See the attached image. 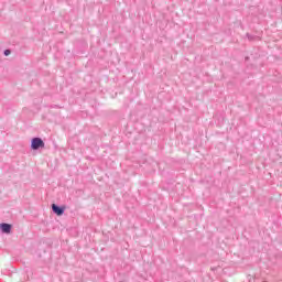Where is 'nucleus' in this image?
<instances>
[{"mask_svg": "<svg viewBox=\"0 0 282 282\" xmlns=\"http://www.w3.org/2000/svg\"><path fill=\"white\" fill-rule=\"evenodd\" d=\"M31 151H41V149H45V141L41 137H33L31 139L30 144Z\"/></svg>", "mask_w": 282, "mask_h": 282, "instance_id": "nucleus-1", "label": "nucleus"}, {"mask_svg": "<svg viewBox=\"0 0 282 282\" xmlns=\"http://www.w3.org/2000/svg\"><path fill=\"white\" fill-rule=\"evenodd\" d=\"M51 208H52V213L57 217H63V215H65V210H67L66 205H58L56 203H53L51 205Z\"/></svg>", "mask_w": 282, "mask_h": 282, "instance_id": "nucleus-2", "label": "nucleus"}, {"mask_svg": "<svg viewBox=\"0 0 282 282\" xmlns=\"http://www.w3.org/2000/svg\"><path fill=\"white\" fill-rule=\"evenodd\" d=\"M246 36L248 37L249 41H257V35H252L250 33H247Z\"/></svg>", "mask_w": 282, "mask_h": 282, "instance_id": "nucleus-5", "label": "nucleus"}, {"mask_svg": "<svg viewBox=\"0 0 282 282\" xmlns=\"http://www.w3.org/2000/svg\"><path fill=\"white\" fill-rule=\"evenodd\" d=\"M50 108L51 109H61V106H58V105H51Z\"/></svg>", "mask_w": 282, "mask_h": 282, "instance_id": "nucleus-7", "label": "nucleus"}, {"mask_svg": "<svg viewBox=\"0 0 282 282\" xmlns=\"http://www.w3.org/2000/svg\"><path fill=\"white\" fill-rule=\"evenodd\" d=\"M0 232L2 235H10L12 232V224L1 223L0 224Z\"/></svg>", "mask_w": 282, "mask_h": 282, "instance_id": "nucleus-3", "label": "nucleus"}, {"mask_svg": "<svg viewBox=\"0 0 282 282\" xmlns=\"http://www.w3.org/2000/svg\"><path fill=\"white\" fill-rule=\"evenodd\" d=\"M10 54H12V50L6 48V50L3 51V55H4V56H10Z\"/></svg>", "mask_w": 282, "mask_h": 282, "instance_id": "nucleus-6", "label": "nucleus"}, {"mask_svg": "<svg viewBox=\"0 0 282 282\" xmlns=\"http://www.w3.org/2000/svg\"><path fill=\"white\" fill-rule=\"evenodd\" d=\"M77 43L80 44V46H75V48L79 52V54H84L85 48L87 47V42L78 41Z\"/></svg>", "mask_w": 282, "mask_h": 282, "instance_id": "nucleus-4", "label": "nucleus"}]
</instances>
